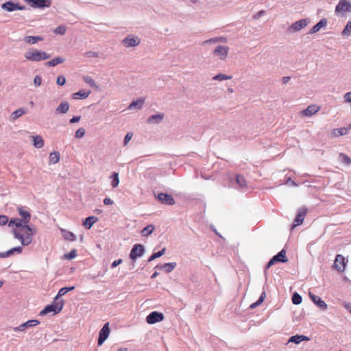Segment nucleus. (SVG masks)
Returning a JSON list of instances; mask_svg holds the SVG:
<instances>
[{"instance_id": "nucleus-1", "label": "nucleus", "mask_w": 351, "mask_h": 351, "mask_svg": "<svg viewBox=\"0 0 351 351\" xmlns=\"http://www.w3.org/2000/svg\"><path fill=\"white\" fill-rule=\"evenodd\" d=\"M14 239L19 240L23 246L29 245L32 241V236L37 233L36 228L31 227L29 232L21 234L17 229L14 228L12 230Z\"/></svg>"}, {"instance_id": "nucleus-2", "label": "nucleus", "mask_w": 351, "mask_h": 351, "mask_svg": "<svg viewBox=\"0 0 351 351\" xmlns=\"http://www.w3.org/2000/svg\"><path fill=\"white\" fill-rule=\"evenodd\" d=\"M24 57L27 60L32 62H39L49 59L51 56L49 53L34 49L31 51H27L24 53Z\"/></svg>"}, {"instance_id": "nucleus-3", "label": "nucleus", "mask_w": 351, "mask_h": 351, "mask_svg": "<svg viewBox=\"0 0 351 351\" xmlns=\"http://www.w3.org/2000/svg\"><path fill=\"white\" fill-rule=\"evenodd\" d=\"M64 301L61 299L60 300H55L51 304L47 305L40 312V315L43 316L48 313H52L53 315L59 313L63 308Z\"/></svg>"}, {"instance_id": "nucleus-4", "label": "nucleus", "mask_w": 351, "mask_h": 351, "mask_svg": "<svg viewBox=\"0 0 351 351\" xmlns=\"http://www.w3.org/2000/svg\"><path fill=\"white\" fill-rule=\"evenodd\" d=\"M154 195L155 199L162 204L172 206L176 203L174 198L170 194L154 192Z\"/></svg>"}, {"instance_id": "nucleus-5", "label": "nucleus", "mask_w": 351, "mask_h": 351, "mask_svg": "<svg viewBox=\"0 0 351 351\" xmlns=\"http://www.w3.org/2000/svg\"><path fill=\"white\" fill-rule=\"evenodd\" d=\"M145 252V249L142 244H134L130 251L129 257L133 261L135 262L138 258L142 257Z\"/></svg>"}, {"instance_id": "nucleus-6", "label": "nucleus", "mask_w": 351, "mask_h": 351, "mask_svg": "<svg viewBox=\"0 0 351 351\" xmlns=\"http://www.w3.org/2000/svg\"><path fill=\"white\" fill-rule=\"evenodd\" d=\"M307 214V208L304 206L300 208L294 219L293 223L290 226V230L292 231L294 228L301 225Z\"/></svg>"}, {"instance_id": "nucleus-7", "label": "nucleus", "mask_w": 351, "mask_h": 351, "mask_svg": "<svg viewBox=\"0 0 351 351\" xmlns=\"http://www.w3.org/2000/svg\"><path fill=\"white\" fill-rule=\"evenodd\" d=\"M1 8L2 10H5L7 12L23 10L25 9V5H22L19 2H14L12 1H8L2 3Z\"/></svg>"}, {"instance_id": "nucleus-8", "label": "nucleus", "mask_w": 351, "mask_h": 351, "mask_svg": "<svg viewBox=\"0 0 351 351\" xmlns=\"http://www.w3.org/2000/svg\"><path fill=\"white\" fill-rule=\"evenodd\" d=\"M110 330L109 328V323L107 322L103 326V327L101 328V329L99 331V337H98V340H97L98 346H100L104 343V342L108 337V336L110 335Z\"/></svg>"}, {"instance_id": "nucleus-9", "label": "nucleus", "mask_w": 351, "mask_h": 351, "mask_svg": "<svg viewBox=\"0 0 351 351\" xmlns=\"http://www.w3.org/2000/svg\"><path fill=\"white\" fill-rule=\"evenodd\" d=\"M164 318L165 317L162 313L152 311L147 316L146 322L149 324H154L162 321Z\"/></svg>"}, {"instance_id": "nucleus-10", "label": "nucleus", "mask_w": 351, "mask_h": 351, "mask_svg": "<svg viewBox=\"0 0 351 351\" xmlns=\"http://www.w3.org/2000/svg\"><path fill=\"white\" fill-rule=\"evenodd\" d=\"M122 43L127 47H136L141 43V39L136 36L130 34L123 40Z\"/></svg>"}, {"instance_id": "nucleus-11", "label": "nucleus", "mask_w": 351, "mask_h": 351, "mask_svg": "<svg viewBox=\"0 0 351 351\" xmlns=\"http://www.w3.org/2000/svg\"><path fill=\"white\" fill-rule=\"evenodd\" d=\"M306 26H307V19H302L292 23V25L287 28V32L294 33L300 31Z\"/></svg>"}, {"instance_id": "nucleus-12", "label": "nucleus", "mask_w": 351, "mask_h": 351, "mask_svg": "<svg viewBox=\"0 0 351 351\" xmlns=\"http://www.w3.org/2000/svg\"><path fill=\"white\" fill-rule=\"evenodd\" d=\"M335 12L342 14L351 12V2L348 0H340L336 6Z\"/></svg>"}, {"instance_id": "nucleus-13", "label": "nucleus", "mask_w": 351, "mask_h": 351, "mask_svg": "<svg viewBox=\"0 0 351 351\" xmlns=\"http://www.w3.org/2000/svg\"><path fill=\"white\" fill-rule=\"evenodd\" d=\"M39 324L40 322L38 319H30L20 324L19 326L14 327L13 330L15 332L25 331L27 328L36 326Z\"/></svg>"}, {"instance_id": "nucleus-14", "label": "nucleus", "mask_w": 351, "mask_h": 351, "mask_svg": "<svg viewBox=\"0 0 351 351\" xmlns=\"http://www.w3.org/2000/svg\"><path fill=\"white\" fill-rule=\"evenodd\" d=\"M229 47L226 46L218 45L214 50L213 54L219 57L221 60H225L228 54Z\"/></svg>"}, {"instance_id": "nucleus-15", "label": "nucleus", "mask_w": 351, "mask_h": 351, "mask_svg": "<svg viewBox=\"0 0 351 351\" xmlns=\"http://www.w3.org/2000/svg\"><path fill=\"white\" fill-rule=\"evenodd\" d=\"M31 3V5L34 8H45L51 5V0H26Z\"/></svg>"}, {"instance_id": "nucleus-16", "label": "nucleus", "mask_w": 351, "mask_h": 351, "mask_svg": "<svg viewBox=\"0 0 351 351\" xmlns=\"http://www.w3.org/2000/svg\"><path fill=\"white\" fill-rule=\"evenodd\" d=\"M333 267L339 271H343L346 267L345 258L341 254H337Z\"/></svg>"}, {"instance_id": "nucleus-17", "label": "nucleus", "mask_w": 351, "mask_h": 351, "mask_svg": "<svg viewBox=\"0 0 351 351\" xmlns=\"http://www.w3.org/2000/svg\"><path fill=\"white\" fill-rule=\"evenodd\" d=\"M23 252L22 246H16L8 250L6 252H0V258H4L12 256L14 254H21Z\"/></svg>"}, {"instance_id": "nucleus-18", "label": "nucleus", "mask_w": 351, "mask_h": 351, "mask_svg": "<svg viewBox=\"0 0 351 351\" xmlns=\"http://www.w3.org/2000/svg\"><path fill=\"white\" fill-rule=\"evenodd\" d=\"M308 295L310 296L314 304H317L321 309H326L327 304L325 303L324 300L321 299L320 297L312 295L310 292H308Z\"/></svg>"}, {"instance_id": "nucleus-19", "label": "nucleus", "mask_w": 351, "mask_h": 351, "mask_svg": "<svg viewBox=\"0 0 351 351\" xmlns=\"http://www.w3.org/2000/svg\"><path fill=\"white\" fill-rule=\"evenodd\" d=\"M18 211L20 216L22 217V220L25 223H29L31 219V214L28 210L25 209L24 207L20 206L18 208Z\"/></svg>"}, {"instance_id": "nucleus-20", "label": "nucleus", "mask_w": 351, "mask_h": 351, "mask_svg": "<svg viewBox=\"0 0 351 351\" xmlns=\"http://www.w3.org/2000/svg\"><path fill=\"white\" fill-rule=\"evenodd\" d=\"M177 264L175 262L167 263L163 265H157L156 268L158 269H164L167 273L171 272L176 267Z\"/></svg>"}, {"instance_id": "nucleus-21", "label": "nucleus", "mask_w": 351, "mask_h": 351, "mask_svg": "<svg viewBox=\"0 0 351 351\" xmlns=\"http://www.w3.org/2000/svg\"><path fill=\"white\" fill-rule=\"evenodd\" d=\"M303 341H307V336L304 335H295L291 336L289 339L287 344H288L289 343L299 344L300 342H302Z\"/></svg>"}, {"instance_id": "nucleus-22", "label": "nucleus", "mask_w": 351, "mask_h": 351, "mask_svg": "<svg viewBox=\"0 0 351 351\" xmlns=\"http://www.w3.org/2000/svg\"><path fill=\"white\" fill-rule=\"evenodd\" d=\"M273 258L276 261V263H285L288 261L286 256V251L284 249L280 251L277 254L274 255Z\"/></svg>"}, {"instance_id": "nucleus-23", "label": "nucleus", "mask_w": 351, "mask_h": 351, "mask_svg": "<svg viewBox=\"0 0 351 351\" xmlns=\"http://www.w3.org/2000/svg\"><path fill=\"white\" fill-rule=\"evenodd\" d=\"M97 217L95 216H89L84 220L83 225L86 229L89 230L93 225L97 221Z\"/></svg>"}, {"instance_id": "nucleus-24", "label": "nucleus", "mask_w": 351, "mask_h": 351, "mask_svg": "<svg viewBox=\"0 0 351 351\" xmlns=\"http://www.w3.org/2000/svg\"><path fill=\"white\" fill-rule=\"evenodd\" d=\"M44 38L39 36H27L24 38L23 40L28 44L33 45L38 41H43Z\"/></svg>"}, {"instance_id": "nucleus-25", "label": "nucleus", "mask_w": 351, "mask_h": 351, "mask_svg": "<svg viewBox=\"0 0 351 351\" xmlns=\"http://www.w3.org/2000/svg\"><path fill=\"white\" fill-rule=\"evenodd\" d=\"M69 109V104L67 101H62L56 109L57 114H65Z\"/></svg>"}, {"instance_id": "nucleus-26", "label": "nucleus", "mask_w": 351, "mask_h": 351, "mask_svg": "<svg viewBox=\"0 0 351 351\" xmlns=\"http://www.w3.org/2000/svg\"><path fill=\"white\" fill-rule=\"evenodd\" d=\"M90 90H86L84 89L80 90L78 92L75 93L73 95V97L74 99H86L87 98L89 95L90 94Z\"/></svg>"}, {"instance_id": "nucleus-27", "label": "nucleus", "mask_w": 351, "mask_h": 351, "mask_svg": "<svg viewBox=\"0 0 351 351\" xmlns=\"http://www.w3.org/2000/svg\"><path fill=\"white\" fill-rule=\"evenodd\" d=\"M32 137L33 138V145L36 148L40 149L44 146V141L40 136L36 135Z\"/></svg>"}, {"instance_id": "nucleus-28", "label": "nucleus", "mask_w": 351, "mask_h": 351, "mask_svg": "<svg viewBox=\"0 0 351 351\" xmlns=\"http://www.w3.org/2000/svg\"><path fill=\"white\" fill-rule=\"evenodd\" d=\"M64 59L60 56L56 57L52 59L50 61H48L45 63L46 66H55L59 64L63 63L64 62Z\"/></svg>"}, {"instance_id": "nucleus-29", "label": "nucleus", "mask_w": 351, "mask_h": 351, "mask_svg": "<svg viewBox=\"0 0 351 351\" xmlns=\"http://www.w3.org/2000/svg\"><path fill=\"white\" fill-rule=\"evenodd\" d=\"M145 102V99L139 98L136 101H133L129 106V109L132 110L134 108L140 109L142 108Z\"/></svg>"}, {"instance_id": "nucleus-30", "label": "nucleus", "mask_w": 351, "mask_h": 351, "mask_svg": "<svg viewBox=\"0 0 351 351\" xmlns=\"http://www.w3.org/2000/svg\"><path fill=\"white\" fill-rule=\"evenodd\" d=\"M163 118H164V114L158 113V114H153L151 117H149L147 119V121L149 123H158L163 119Z\"/></svg>"}, {"instance_id": "nucleus-31", "label": "nucleus", "mask_w": 351, "mask_h": 351, "mask_svg": "<svg viewBox=\"0 0 351 351\" xmlns=\"http://www.w3.org/2000/svg\"><path fill=\"white\" fill-rule=\"evenodd\" d=\"M27 111V110L26 108H19L11 114L10 117L12 120H15L20 117L21 116H22L23 114H25Z\"/></svg>"}, {"instance_id": "nucleus-32", "label": "nucleus", "mask_w": 351, "mask_h": 351, "mask_svg": "<svg viewBox=\"0 0 351 351\" xmlns=\"http://www.w3.org/2000/svg\"><path fill=\"white\" fill-rule=\"evenodd\" d=\"M326 24L327 20L326 19H322L312 28L311 33H315L319 32L322 27H325Z\"/></svg>"}, {"instance_id": "nucleus-33", "label": "nucleus", "mask_w": 351, "mask_h": 351, "mask_svg": "<svg viewBox=\"0 0 351 351\" xmlns=\"http://www.w3.org/2000/svg\"><path fill=\"white\" fill-rule=\"evenodd\" d=\"M154 225L149 224L141 230V234L143 237H147L154 232Z\"/></svg>"}, {"instance_id": "nucleus-34", "label": "nucleus", "mask_w": 351, "mask_h": 351, "mask_svg": "<svg viewBox=\"0 0 351 351\" xmlns=\"http://www.w3.org/2000/svg\"><path fill=\"white\" fill-rule=\"evenodd\" d=\"M23 221L19 218H12L8 223V226L11 227L14 226L17 228H21Z\"/></svg>"}, {"instance_id": "nucleus-35", "label": "nucleus", "mask_w": 351, "mask_h": 351, "mask_svg": "<svg viewBox=\"0 0 351 351\" xmlns=\"http://www.w3.org/2000/svg\"><path fill=\"white\" fill-rule=\"evenodd\" d=\"M348 129L347 128H340L334 129L332 131V134L335 136H340L343 135H346L348 133Z\"/></svg>"}, {"instance_id": "nucleus-36", "label": "nucleus", "mask_w": 351, "mask_h": 351, "mask_svg": "<svg viewBox=\"0 0 351 351\" xmlns=\"http://www.w3.org/2000/svg\"><path fill=\"white\" fill-rule=\"evenodd\" d=\"M62 232L64 239L70 241H74L76 240V236L73 232L66 230H62Z\"/></svg>"}, {"instance_id": "nucleus-37", "label": "nucleus", "mask_w": 351, "mask_h": 351, "mask_svg": "<svg viewBox=\"0 0 351 351\" xmlns=\"http://www.w3.org/2000/svg\"><path fill=\"white\" fill-rule=\"evenodd\" d=\"M166 248L163 247L162 250L157 252L153 253L148 258L147 261L151 262L156 258H160L165 254Z\"/></svg>"}, {"instance_id": "nucleus-38", "label": "nucleus", "mask_w": 351, "mask_h": 351, "mask_svg": "<svg viewBox=\"0 0 351 351\" xmlns=\"http://www.w3.org/2000/svg\"><path fill=\"white\" fill-rule=\"evenodd\" d=\"M235 181L240 188L246 187V180L245 178L241 175H237L235 177Z\"/></svg>"}, {"instance_id": "nucleus-39", "label": "nucleus", "mask_w": 351, "mask_h": 351, "mask_svg": "<svg viewBox=\"0 0 351 351\" xmlns=\"http://www.w3.org/2000/svg\"><path fill=\"white\" fill-rule=\"evenodd\" d=\"M60 160V153L58 152H53L49 154V162L51 164H56Z\"/></svg>"}, {"instance_id": "nucleus-40", "label": "nucleus", "mask_w": 351, "mask_h": 351, "mask_svg": "<svg viewBox=\"0 0 351 351\" xmlns=\"http://www.w3.org/2000/svg\"><path fill=\"white\" fill-rule=\"evenodd\" d=\"M112 181H111V186L113 188H115L118 186L119 184V173L117 172H113L110 177Z\"/></svg>"}, {"instance_id": "nucleus-41", "label": "nucleus", "mask_w": 351, "mask_h": 351, "mask_svg": "<svg viewBox=\"0 0 351 351\" xmlns=\"http://www.w3.org/2000/svg\"><path fill=\"white\" fill-rule=\"evenodd\" d=\"M232 77L231 75H227L226 74L219 73V74L215 75L213 77V80H218V81H223V80H230V79H232Z\"/></svg>"}, {"instance_id": "nucleus-42", "label": "nucleus", "mask_w": 351, "mask_h": 351, "mask_svg": "<svg viewBox=\"0 0 351 351\" xmlns=\"http://www.w3.org/2000/svg\"><path fill=\"white\" fill-rule=\"evenodd\" d=\"M340 160L344 164L348 165L351 164V158L346 154L341 153L339 155Z\"/></svg>"}, {"instance_id": "nucleus-43", "label": "nucleus", "mask_w": 351, "mask_h": 351, "mask_svg": "<svg viewBox=\"0 0 351 351\" xmlns=\"http://www.w3.org/2000/svg\"><path fill=\"white\" fill-rule=\"evenodd\" d=\"M66 27L64 25H59L54 30L55 34L64 35L66 33Z\"/></svg>"}, {"instance_id": "nucleus-44", "label": "nucleus", "mask_w": 351, "mask_h": 351, "mask_svg": "<svg viewBox=\"0 0 351 351\" xmlns=\"http://www.w3.org/2000/svg\"><path fill=\"white\" fill-rule=\"evenodd\" d=\"M83 80L86 84H89L91 87H93V88L97 87L95 80L91 77L84 76Z\"/></svg>"}, {"instance_id": "nucleus-45", "label": "nucleus", "mask_w": 351, "mask_h": 351, "mask_svg": "<svg viewBox=\"0 0 351 351\" xmlns=\"http://www.w3.org/2000/svg\"><path fill=\"white\" fill-rule=\"evenodd\" d=\"M292 302L294 304H300L302 302V297L298 293H294L292 295Z\"/></svg>"}, {"instance_id": "nucleus-46", "label": "nucleus", "mask_w": 351, "mask_h": 351, "mask_svg": "<svg viewBox=\"0 0 351 351\" xmlns=\"http://www.w3.org/2000/svg\"><path fill=\"white\" fill-rule=\"evenodd\" d=\"M320 108L316 105L308 106V115H313L319 110Z\"/></svg>"}, {"instance_id": "nucleus-47", "label": "nucleus", "mask_w": 351, "mask_h": 351, "mask_svg": "<svg viewBox=\"0 0 351 351\" xmlns=\"http://www.w3.org/2000/svg\"><path fill=\"white\" fill-rule=\"evenodd\" d=\"M66 293H68V290L66 289V287H62L61 288L58 294L56 295V296L55 297V300H60V297H62V295H65Z\"/></svg>"}, {"instance_id": "nucleus-48", "label": "nucleus", "mask_w": 351, "mask_h": 351, "mask_svg": "<svg viewBox=\"0 0 351 351\" xmlns=\"http://www.w3.org/2000/svg\"><path fill=\"white\" fill-rule=\"evenodd\" d=\"M77 256V250L75 249L72 250L69 253L64 255L65 258L67 260H72Z\"/></svg>"}, {"instance_id": "nucleus-49", "label": "nucleus", "mask_w": 351, "mask_h": 351, "mask_svg": "<svg viewBox=\"0 0 351 351\" xmlns=\"http://www.w3.org/2000/svg\"><path fill=\"white\" fill-rule=\"evenodd\" d=\"M350 34H351V21H348L342 32V34L344 36H348Z\"/></svg>"}, {"instance_id": "nucleus-50", "label": "nucleus", "mask_w": 351, "mask_h": 351, "mask_svg": "<svg viewBox=\"0 0 351 351\" xmlns=\"http://www.w3.org/2000/svg\"><path fill=\"white\" fill-rule=\"evenodd\" d=\"M85 134V130L83 128H80L75 132V138H82Z\"/></svg>"}, {"instance_id": "nucleus-51", "label": "nucleus", "mask_w": 351, "mask_h": 351, "mask_svg": "<svg viewBox=\"0 0 351 351\" xmlns=\"http://www.w3.org/2000/svg\"><path fill=\"white\" fill-rule=\"evenodd\" d=\"M9 218L6 215H0V226H5L9 223Z\"/></svg>"}, {"instance_id": "nucleus-52", "label": "nucleus", "mask_w": 351, "mask_h": 351, "mask_svg": "<svg viewBox=\"0 0 351 351\" xmlns=\"http://www.w3.org/2000/svg\"><path fill=\"white\" fill-rule=\"evenodd\" d=\"M266 297V293L265 291H263L259 297V298L258 299V300L256 302H255V304L256 305V306H258V305L261 304L263 303V302L264 301L265 298Z\"/></svg>"}, {"instance_id": "nucleus-53", "label": "nucleus", "mask_w": 351, "mask_h": 351, "mask_svg": "<svg viewBox=\"0 0 351 351\" xmlns=\"http://www.w3.org/2000/svg\"><path fill=\"white\" fill-rule=\"evenodd\" d=\"M56 83L58 85L63 86L66 83V79L64 75H59L57 77Z\"/></svg>"}, {"instance_id": "nucleus-54", "label": "nucleus", "mask_w": 351, "mask_h": 351, "mask_svg": "<svg viewBox=\"0 0 351 351\" xmlns=\"http://www.w3.org/2000/svg\"><path fill=\"white\" fill-rule=\"evenodd\" d=\"M84 56L87 58H97L99 54L96 51H89L85 53Z\"/></svg>"}, {"instance_id": "nucleus-55", "label": "nucleus", "mask_w": 351, "mask_h": 351, "mask_svg": "<svg viewBox=\"0 0 351 351\" xmlns=\"http://www.w3.org/2000/svg\"><path fill=\"white\" fill-rule=\"evenodd\" d=\"M34 85L36 86V87H38L41 85V83H42V78L40 75H36L34 79Z\"/></svg>"}, {"instance_id": "nucleus-56", "label": "nucleus", "mask_w": 351, "mask_h": 351, "mask_svg": "<svg viewBox=\"0 0 351 351\" xmlns=\"http://www.w3.org/2000/svg\"><path fill=\"white\" fill-rule=\"evenodd\" d=\"M275 263H276V261L272 257L269 262L267 263L265 268V272H266V270L270 268L272 265H274Z\"/></svg>"}, {"instance_id": "nucleus-57", "label": "nucleus", "mask_w": 351, "mask_h": 351, "mask_svg": "<svg viewBox=\"0 0 351 351\" xmlns=\"http://www.w3.org/2000/svg\"><path fill=\"white\" fill-rule=\"evenodd\" d=\"M132 133L128 132L126 134V135L124 137V145H126L132 138Z\"/></svg>"}, {"instance_id": "nucleus-58", "label": "nucleus", "mask_w": 351, "mask_h": 351, "mask_svg": "<svg viewBox=\"0 0 351 351\" xmlns=\"http://www.w3.org/2000/svg\"><path fill=\"white\" fill-rule=\"evenodd\" d=\"M122 261H123L121 258L114 261L111 265V268H115L119 265H120L122 263Z\"/></svg>"}, {"instance_id": "nucleus-59", "label": "nucleus", "mask_w": 351, "mask_h": 351, "mask_svg": "<svg viewBox=\"0 0 351 351\" xmlns=\"http://www.w3.org/2000/svg\"><path fill=\"white\" fill-rule=\"evenodd\" d=\"M80 119H81V116H74L69 120V123H75L78 122L80 120Z\"/></svg>"}, {"instance_id": "nucleus-60", "label": "nucleus", "mask_w": 351, "mask_h": 351, "mask_svg": "<svg viewBox=\"0 0 351 351\" xmlns=\"http://www.w3.org/2000/svg\"><path fill=\"white\" fill-rule=\"evenodd\" d=\"M31 227L32 226L28 225V223L23 222V223L22 225V227H21V230H25V232H29V230Z\"/></svg>"}, {"instance_id": "nucleus-61", "label": "nucleus", "mask_w": 351, "mask_h": 351, "mask_svg": "<svg viewBox=\"0 0 351 351\" xmlns=\"http://www.w3.org/2000/svg\"><path fill=\"white\" fill-rule=\"evenodd\" d=\"M218 42L217 37L212 38L204 42V44L215 43Z\"/></svg>"}, {"instance_id": "nucleus-62", "label": "nucleus", "mask_w": 351, "mask_h": 351, "mask_svg": "<svg viewBox=\"0 0 351 351\" xmlns=\"http://www.w3.org/2000/svg\"><path fill=\"white\" fill-rule=\"evenodd\" d=\"M286 184H289L291 186H296L297 185L296 183L293 180H292L290 177L287 178Z\"/></svg>"}, {"instance_id": "nucleus-63", "label": "nucleus", "mask_w": 351, "mask_h": 351, "mask_svg": "<svg viewBox=\"0 0 351 351\" xmlns=\"http://www.w3.org/2000/svg\"><path fill=\"white\" fill-rule=\"evenodd\" d=\"M344 99L347 102L351 103V91L345 94Z\"/></svg>"}, {"instance_id": "nucleus-64", "label": "nucleus", "mask_w": 351, "mask_h": 351, "mask_svg": "<svg viewBox=\"0 0 351 351\" xmlns=\"http://www.w3.org/2000/svg\"><path fill=\"white\" fill-rule=\"evenodd\" d=\"M114 202L109 197H106L104 199V204L105 205H112L113 204Z\"/></svg>"}]
</instances>
